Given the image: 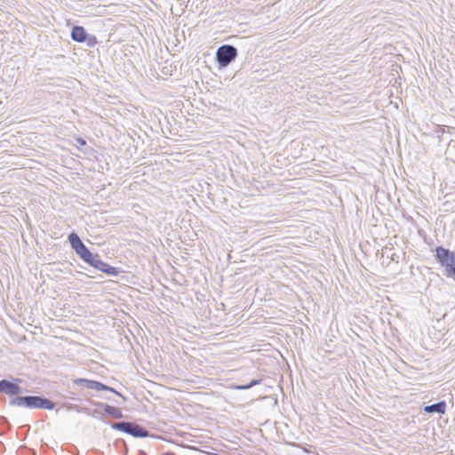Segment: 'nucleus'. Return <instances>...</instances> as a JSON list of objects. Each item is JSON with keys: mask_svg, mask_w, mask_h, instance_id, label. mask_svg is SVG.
<instances>
[{"mask_svg": "<svg viewBox=\"0 0 455 455\" xmlns=\"http://www.w3.org/2000/svg\"><path fill=\"white\" fill-rule=\"evenodd\" d=\"M22 379L10 376L9 379H0V394L10 397L8 404L12 407H21L29 410L55 409L56 403L42 395H20L23 392L20 386Z\"/></svg>", "mask_w": 455, "mask_h": 455, "instance_id": "nucleus-1", "label": "nucleus"}, {"mask_svg": "<svg viewBox=\"0 0 455 455\" xmlns=\"http://www.w3.org/2000/svg\"><path fill=\"white\" fill-rule=\"evenodd\" d=\"M67 242L77 257L90 267L110 277H116L124 272L120 267L104 261L98 252H92L76 231L68 235Z\"/></svg>", "mask_w": 455, "mask_h": 455, "instance_id": "nucleus-2", "label": "nucleus"}, {"mask_svg": "<svg viewBox=\"0 0 455 455\" xmlns=\"http://www.w3.org/2000/svg\"><path fill=\"white\" fill-rule=\"evenodd\" d=\"M433 252L435 261L443 268V275L455 282V251L438 245Z\"/></svg>", "mask_w": 455, "mask_h": 455, "instance_id": "nucleus-3", "label": "nucleus"}, {"mask_svg": "<svg viewBox=\"0 0 455 455\" xmlns=\"http://www.w3.org/2000/svg\"><path fill=\"white\" fill-rule=\"evenodd\" d=\"M238 57V49L229 44L220 45L214 56L215 65L218 70H223L231 65Z\"/></svg>", "mask_w": 455, "mask_h": 455, "instance_id": "nucleus-4", "label": "nucleus"}, {"mask_svg": "<svg viewBox=\"0 0 455 455\" xmlns=\"http://www.w3.org/2000/svg\"><path fill=\"white\" fill-rule=\"evenodd\" d=\"M112 429L122 432L134 438H146L150 436V432L143 426L130 422V421H119L115 423H109Z\"/></svg>", "mask_w": 455, "mask_h": 455, "instance_id": "nucleus-5", "label": "nucleus"}, {"mask_svg": "<svg viewBox=\"0 0 455 455\" xmlns=\"http://www.w3.org/2000/svg\"><path fill=\"white\" fill-rule=\"evenodd\" d=\"M70 38L78 44H85L86 46L92 48L98 44L96 36L89 34L84 26L73 25L70 30Z\"/></svg>", "mask_w": 455, "mask_h": 455, "instance_id": "nucleus-6", "label": "nucleus"}, {"mask_svg": "<svg viewBox=\"0 0 455 455\" xmlns=\"http://www.w3.org/2000/svg\"><path fill=\"white\" fill-rule=\"evenodd\" d=\"M74 387L93 389L100 391V387H103L102 382L95 379H89L86 378H76L72 379Z\"/></svg>", "mask_w": 455, "mask_h": 455, "instance_id": "nucleus-7", "label": "nucleus"}, {"mask_svg": "<svg viewBox=\"0 0 455 455\" xmlns=\"http://www.w3.org/2000/svg\"><path fill=\"white\" fill-rule=\"evenodd\" d=\"M91 403L92 405L96 406L97 408L101 409L103 411V412L108 416H112L118 419H121L124 418V414H123L122 411L116 406L110 405L107 403L97 402V401H92V402H91Z\"/></svg>", "mask_w": 455, "mask_h": 455, "instance_id": "nucleus-8", "label": "nucleus"}, {"mask_svg": "<svg viewBox=\"0 0 455 455\" xmlns=\"http://www.w3.org/2000/svg\"><path fill=\"white\" fill-rule=\"evenodd\" d=\"M447 403L444 400L438 401L433 404H424L422 411L427 414H439L443 415L446 411Z\"/></svg>", "mask_w": 455, "mask_h": 455, "instance_id": "nucleus-9", "label": "nucleus"}, {"mask_svg": "<svg viewBox=\"0 0 455 455\" xmlns=\"http://www.w3.org/2000/svg\"><path fill=\"white\" fill-rule=\"evenodd\" d=\"M102 386H103V387H100V391H108V392H111V393L115 394L116 395L123 398L124 401L127 400L126 396H124L121 392L117 391L113 387H110L104 383H102Z\"/></svg>", "mask_w": 455, "mask_h": 455, "instance_id": "nucleus-10", "label": "nucleus"}, {"mask_svg": "<svg viewBox=\"0 0 455 455\" xmlns=\"http://www.w3.org/2000/svg\"><path fill=\"white\" fill-rule=\"evenodd\" d=\"M72 408H73L76 411H77V412H79V413H84V414H86V415H88V416H91V413H92V409H91V408H89V407H83V406H79V405H77V404H74V405H72Z\"/></svg>", "mask_w": 455, "mask_h": 455, "instance_id": "nucleus-11", "label": "nucleus"}, {"mask_svg": "<svg viewBox=\"0 0 455 455\" xmlns=\"http://www.w3.org/2000/svg\"><path fill=\"white\" fill-rule=\"evenodd\" d=\"M253 387L252 386H251V383L250 381L246 384H231L230 386V388L233 389V390H247V389H250Z\"/></svg>", "mask_w": 455, "mask_h": 455, "instance_id": "nucleus-12", "label": "nucleus"}, {"mask_svg": "<svg viewBox=\"0 0 455 455\" xmlns=\"http://www.w3.org/2000/svg\"><path fill=\"white\" fill-rule=\"evenodd\" d=\"M103 411L101 409H92V411L91 413V417H93L100 421L104 422V415Z\"/></svg>", "mask_w": 455, "mask_h": 455, "instance_id": "nucleus-13", "label": "nucleus"}, {"mask_svg": "<svg viewBox=\"0 0 455 455\" xmlns=\"http://www.w3.org/2000/svg\"><path fill=\"white\" fill-rule=\"evenodd\" d=\"M83 151L85 154L93 155L94 158L97 161H99V156H98L99 154L94 148L88 147V148H84Z\"/></svg>", "mask_w": 455, "mask_h": 455, "instance_id": "nucleus-14", "label": "nucleus"}, {"mask_svg": "<svg viewBox=\"0 0 455 455\" xmlns=\"http://www.w3.org/2000/svg\"><path fill=\"white\" fill-rule=\"evenodd\" d=\"M74 140H76V144L80 147H85L87 145L86 140L80 137V136H75Z\"/></svg>", "mask_w": 455, "mask_h": 455, "instance_id": "nucleus-15", "label": "nucleus"}, {"mask_svg": "<svg viewBox=\"0 0 455 455\" xmlns=\"http://www.w3.org/2000/svg\"><path fill=\"white\" fill-rule=\"evenodd\" d=\"M262 381H263V379L261 377H259V378H254V379H251L250 383H251V386L255 387V386L261 384Z\"/></svg>", "mask_w": 455, "mask_h": 455, "instance_id": "nucleus-16", "label": "nucleus"}, {"mask_svg": "<svg viewBox=\"0 0 455 455\" xmlns=\"http://www.w3.org/2000/svg\"><path fill=\"white\" fill-rule=\"evenodd\" d=\"M100 397L103 399L108 400V401H112V398L109 396H100Z\"/></svg>", "mask_w": 455, "mask_h": 455, "instance_id": "nucleus-17", "label": "nucleus"}, {"mask_svg": "<svg viewBox=\"0 0 455 455\" xmlns=\"http://www.w3.org/2000/svg\"><path fill=\"white\" fill-rule=\"evenodd\" d=\"M92 452H96V453H101V451H100L99 450L97 449H92L91 450Z\"/></svg>", "mask_w": 455, "mask_h": 455, "instance_id": "nucleus-18", "label": "nucleus"}, {"mask_svg": "<svg viewBox=\"0 0 455 455\" xmlns=\"http://www.w3.org/2000/svg\"><path fill=\"white\" fill-rule=\"evenodd\" d=\"M418 233H419V235H422L425 232H424V230H423V229H419V230L418 231Z\"/></svg>", "mask_w": 455, "mask_h": 455, "instance_id": "nucleus-19", "label": "nucleus"}, {"mask_svg": "<svg viewBox=\"0 0 455 455\" xmlns=\"http://www.w3.org/2000/svg\"><path fill=\"white\" fill-rule=\"evenodd\" d=\"M76 449V453H74L73 455H78L79 454V451L77 450V448H75Z\"/></svg>", "mask_w": 455, "mask_h": 455, "instance_id": "nucleus-20", "label": "nucleus"}, {"mask_svg": "<svg viewBox=\"0 0 455 455\" xmlns=\"http://www.w3.org/2000/svg\"><path fill=\"white\" fill-rule=\"evenodd\" d=\"M86 455H88V454H86Z\"/></svg>", "mask_w": 455, "mask_h": 455, "instance_id": "nucleus-21", "label": "nucleus"}]
</instances>
